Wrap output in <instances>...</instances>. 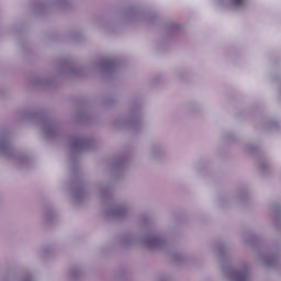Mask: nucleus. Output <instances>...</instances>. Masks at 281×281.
<instances>
[{"label":"nucleus","instance_id":"f257e3e1","mask_svg":"<svg viewBox=\"0 0 281 281\" xmlns=\"http://www.w3.org/2000/svg\"><path fill=\"white\" fill-rule=\"evenodd\" d=\"M232 3L235 5V8H240V5L245 3V0H232Z\"/></svg>","mask_w":281,"mask_h":281}]
</instances>
